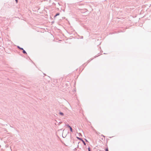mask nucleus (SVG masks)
<instances>
[{"label":"nucleus","mask_w":151,"mask_h":151,"mask_svg":"<svg viewBox=\"0 0 151 151\" xmlns=\"http://www.w3.org/2000/svg\"><path fill=\"white\" fill-rule=\"evenodd\" d=\"M77 138L78 139H79V140H81V141H82V139L81 138H80L78 137H77Z\"/></svg>","instance_id":"obj_5"},{"label":"nucleus","mask_w":151,"mask_h":151,"mask_svg":"<svg viewBox=\"0 0 151 151\" xmlns=\"http://www.w3.org/2000/svg\"><path fill=\"white\" fill-rule=\"evenodd\" d=\"M86 142H87V140H86Z\"/></svg>","instance_id":"obj_13"},{"label":"nucleus","mask_w":151,"mask_h":151,"mask_svg":"<svg viewBox=\"0 0 151 151\" xmlns=\"http://www.w3.org/2000/svg\"><path fill=\"white\" fill-rule=\"evenodd\" d=\"M23 50V52L24 53H26L27 54V53L26 52V51L24 50Z\"/></svg>","instance_id":"obj_4"},{"label":"nucleus","mask_w":151,"mask_h":151,"mask_svg":"<svg viewBox=\"0 0 151 151\" xmlns=\"http://www.w3.org/2000/svg\"><path fill=\"white\" fill-rule=\"evenodd\" d=\"M60 13H57L56 15L54 17H56L57 16L59 15Z\"/></svg>","instance_id":"obj_1"},{"label":"nucleus","mask_w":151,"mask_h":151,"mask_svg":"<svg viewBox=\"0 0 151 151\" xmlns=\"http://www.w3.org/2000/svg\"><path fill=\"white\" fill-rule=\"evenodd\" d=\"M88 151H90V147H88Z\"/></svg>","instance_id":"obj_11"},{"label":"nucleus","mask_w":151,"mask_h":151,"mask_svg":"<svg viewBox=\"0 0 151 151\" xmlns=\"http://www.w3.org/2000/svg\"><path fill=\"white\" fill-rule=\"evenodd\" d=\"M82 141L83 142V144H84V145H86V143H85L84 141L83 140H82Z\"/></svg>","instance_id":"obj_2"},{"label":"nucleus","mask_w":151,"mask_h":151,"mask_svg":"<svg viewBox=\"0 0 151 151\" xmlns=\"http://www.w3.org/2000/svg\"><path fill=\"white\" fill-rule=\"evenodd\" d=\"M106 151H109V150H108V148H106Z\"/></svg>","instance_id":"obj_10"},{"label":"nucleus","mask_w":151,"mask_h":151,"mask_svg":"<svg viewBox=\"0 0 151 151\" xmlns=\"http://www.w3.org/2000/svg\"><path fill=\"white\" fill-rule=\"evenodd\" d=\"M18 47L19 49H20V50H23V48H21V47H19V46H18Z\"/></svg>","instance_id":"obj_3"},{"label":"nucleus","mask_w":151,"mask_h":151,"mask_svg":"<svg viewBox=\"0 0 151 151\" xmlns=\"http://www.w3.org/2000/svg\"><path fill=\"white\" fill-rule=\"evenodd\" d=\"M66 126L68 127L70 129L71 127L68 125H66Z\"/></svg>","instance_id":"obj_7"},{"label":"nucleus","mask_w":151,"mask_h":151,"mask_svg":"<svg viewBox=\"0 0 151 151\" xmlns=\"http://www.w3.org/2000/svg\"><path fill=\"white\" fill-rule=\"evenodd\" d=\"M17 3V0H16Z\"/></svg>","instance_id":"obj_12"},{"label":"nucleus","mask_w":151,"mask_h":151,"mask_svg":"<svg viewBox=\"0 0 151 151\" xmlns=\"http://www.w3.org/2000/svg\"><path fill=\"white\" fill-rule=\"evenodd\" d=\"M66 126L68 127L70 129L71 127L68 125H66Z\"/></svg>","instance_id":"obj_6"},{"label":"nucleus","mask_w":151,"mask_h":151,"mask_svg":"<svg viewBox=\"0 0 151 151\" xmlns=\"http://www.w3.org/2000/svg\"><path fill=\"white\" fill-rule=\"evenodd\" d=\"M70 130L71 132H73L72 129V128L71 127L70 128Z\"/></svg>","instance_id":"obj_8"},{"label":"nucleus","mask_w":151,"mask_h":151,"mask_svg":"<svg viewBox=\"0 0 151 151\" xmlns=\"http://www.w3.org/2000/svg\"><path fill=\"white\" fill-rule=\"evenodd\" d=\"M60 114L61 115H63V113L61 112L60 113Z\"/></svg>","instance_id":"obj_9"}]
</instances>
